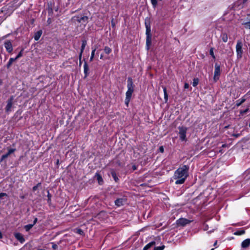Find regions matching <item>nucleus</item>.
I'll return each mask as SVG.
<instances>
[{
  "label": "nucleus",
  "mask_w": 250,
  "mask_h": 250,
  "mask_svg": "<svg viewBox=\"0 0 250 250\" xmlns=\"http://www.w3.org/2000/svg\"><path fill=\"white\" fill-rule=\"evenodd\" d=\"M188 167L184 165L177 169L174 174L173 178L176 179L175 184L184 183L188 176Z\"/></svg>",
  "instance_id": "f257e3e1"
},
{
  "label": "nucleus",
  "mask_w": 250,
  "mask_h": 250,
  "mask_svg": "<svg viewBox=\"0 0 250 250\" xmlns=\"http://www.w3.org/2000/svg\"><path fill=\"white\" fill-rule=\"evenodd\" d=\"M127 87V90L125 93V104L127 105L130 102L132 94L134 91V87L132 80L131 78H128Z\"/></svg>",
  "instance_id": "f03ea898"
},
{
  "label": "nucleus",
  "mask_w": 250,
  "mask_h": 250,
  "mask_svg": "<svg viewBox=\"0 0 250 250\" xmlns=\"http://www.w3.org/2000/svg\"><path fill=\"white\" fill-rule=\"evenodd\" d=\"M145 25L146 28V49L148 50L149 46L151 43V28L150 24L149 21L146 20Z\"/></svg>",
  "instance_id": "7ed1b4c3"
},
{
  "label": "nucleus",
  "mask_w": 250,
  "mask_h": 250,
  "mask_svg": "<svg viewBox=\"0 0 250 250\" xmlns=\"http://www.w3.org/2000/svg\"><path fill=\"white\" fill-rule=\"evenodd\" d=\"M179 130V136L180 138L182 141H185L186 140V132L187 131V128L184 126H180L178 127Z\"/></svg>",
  "instance_id": "20e7f679"
},
{
  "label": "nucleus",
  "mask_w": 250,
  "mask_h": 250,
  "mask_svg": "<svg viewBox=\"0 0 250 250\" xmlns=\"http://www.w3.org/2000/svg\"><path fill=\"white\" fill-rule=\"evenodd\" d=\"M242 43L240 41H238L236 46V53L238 58H241L243 53L242 50Z\"/></svg>",
  "instance_id": "39448f33"
},
{
  "label": "nucleus",
  "mask_w": 250,
  "mask_h": 250,
  "mask_svg": "<svg viewBox=\"0 0 250 250\" xmlns=\"http://www.w3.org/2000/svg\"><path fill=\"white\" fill-rule=\"evenodd\" d=\"M214 67H215V70H214L213 80L215 82H216L219 78V76H220V65L217 63H215Z\"/></svg>",
  "instance_id": "423d86ee"
},
{
  "label": "nucleus",
  "mask_w": 250,
  "mask_h": 250,
  "mask_svg": "<svg viewBox=\"0 0 250 250\" xmlns=\"http://www.w3.org/2000/svg\"><path fill=\"white\" fill-rule=\"evenodd\" d=\"M73 20L74 21H77L78 22L82 23H86L87 22L88 18L86 16L83 17H74L73 18Z\"/></svg>",
  "instance_id": "0eeeda50"
},
{
  "label": "nucleus",
  "mask_w": 250,
  "mask_h": 250,
  "mask_svg": "<svg viewBox=\"0 0 250 250\" xmlns=\"http://www.w3.org/2000/svg\"><path fill=\"white\" fill-rule=\"evenodd\" d=\"M14 100V97L11 96L7 101V105L5 107V111L7 112H8L11 111V108L12 107L13 102Z\"/></svg>",
  "instance_id": "6e6552de"
},
{
  "label": "nucleus",
  "mask_w": 250,
  "mask_h": 250,
  "mask_svg": "<svg viewBox=\"0 0 250 250\" xmlns=\"http://www.w3.org/2000/svg\"><path fill=\"white\" fill-rule=\"evenodd\" d=\"M15 151V149H13V148H8V152L4 154V155H3L2 156H1V159H0V161H2L3 160H4V159H5L6 158H7V157H9V156L13 153V152H14Z\"/></svg>",
  "instance_id": "1a4fd4ad"
},
{
  "label": "nucleus",
  "mask_w": 250,
  "mask_h": 250,
  "mask_svg": "<svg viewBox=\"0 0 250 250\" xmlns=\"http://www.w3.org/2000/svg\"><path fill=\"white\" fill-rule=\"evenodd\" d=\"M189 222L188 220L185 218H181L177 221V224L181 226H185Z\"/></svg>",
  "instance_id": "9d476101"
},
{
  "label": "nucleus",
  "mask_w": 250,
  "mask_h": 250,
  "mask_svg": "<svg viewBox=\"0 0 250 250\" xmlns=\"http://www.w3.org/2000/svg\"><path fill=\"white\" fill-rule=\"evenodd\" d=\"M4 47L8 52H11L13 50L12 43L10 41H6L4 43Z\"/></svg>",
  "instance_id": "9b49d317"
},
{
  "label": "nucleus",
  "mask_w": 250,
  "mask_h": 250,
  "mask_svg": "<svg viewBox=\"0 0 250 250\" xmlns=\"http://www.w3.org/2000/svg\"><path fill=\"white\" fill-rule=\"evenodd\" d=\"M126 202V200L124 198L118 199L115 201V205L118 207H120L124 205Z\"/></svg>",
  "instance_id": "f8f14e48"
},
{
  "label": "nucleus",
  "mask_w": 250,
  "mask_h": 250,
  "mask_svg": "<svg viewBox=\"0 0 250 250\" xmlns=\"http://www.w3.org/2000/svg\"><path fill=\"white\" fill-rule=\"evenodd\" d=\"M15 237L18 240H19L21 243H23L25 241L22 234L20 233H16L15 234Z\"/></svg>",
  "instance_id": "ddd939ff"
},
{
  "label": "nucleus",
  "mask_w": 250,
  "mask_h": 250,
  "mask_svg": "<svg viewBox=\"0 0 250 250\" xmlns=\"http://www.w3.org/2000/svg\"><path fill=\"white\" fill-rule=\"evenodd\" d=\"M250 245V239H246L242 242L241 246L243 248H246Z\"/></svg>",
  "instance_id": "4468645a"
},
{
  "label": "nucleus",
  "mask_w": 250,
  "mask_h": 250,
  "mask_svg": "<svg viewBox=\"0 0 250 250\" xmlns=\"http://www.w3.org/2000/svg\"><path fill=\"white\" fill-rule=\"evenodd\" d=\"M86 45V41L83 40L82 41V47H81V52H80V55H79V59H80V60H81V58H82V53H83V50L84 49V48H85Z\"/></svg>",
  "instance_id": "2eb2a0df"
},
{
  "label": "nucleus",
  "mask_w": 250,
  "mask_h": 250,
  "mask_svg": "<svg viewBox=\"0 0 250 250\" xmlns=\"http://www.w3.org/2000/svg\"><path fill=\"white\" fill-rule=\"evenodd\" d=\"M42 30H39L37 32H36L34 36V39L36 41H38L39 40V39L40 38V37L42 34Z\"/></svg>",
  "instance_id": "dca6fc26"
},
{
  "label": "nucleus",
  "mask_w": 250,
  "mask_h": 250,
  "mask_svg": "<svg viewBox=\"0 0 250 250\" xmlns=\"http://www.w3.org/2000/svg\"><path fill=\"white\" fill-rule=\"evenodd\" d=\"M97 180L98 181L99 184L101 185L103 183V179L102 176L98 173H96L95 176Z\"/></svg>",
  "instance_id": "f3484780"
},
{
  "label": "nucleus",
  "mask_w": 250,
  "mask_h": 250,
  "mask_svg": "<svg viewBox=\"0 0 250 250\" xmlns=\"http://www.w3.org/2000/svg\"><path fill=\"white\" fill-rule=\"evenodd\" d=\"M83 67H84V73L85 74V77H86L87 75H88V72L89 68H88V66L86 62H84Z\"/></svg>",
  "instance_id": "a211bd4d"
},
{
  "label": "nucleus",
  "mask_w": 250,
  "mask_h": 250,
  "mask_svg": "<svg viewBox=\"0 0 250 250\" xmlns=\"http://www.w3.org/2000/svg\"><path fill=\"white\" fill-rule=\"evenodd\" d=\"M247 19L248 20H249V21L245 22L244 24L246 28L250 29V14L248 15Z\"/></svg>",
  "instance_id": "6ab92c4d"
},
{
  "label": "nucleus",
  "mask_w": 250,
  "mask_h": 250,
  "mask_svg": "<svg viewBox=\"0 0 250 250\" xmlns=\"http://www.w3.org/2000/svg\"><path fill=\"white\" fill-rule=\"evenodd\" d=\"M155 243V242H151L148 243L144 248L143 250H147L149 248L153 246Z\"/></svg>",
  "instance_id": "aec40b11"
},
{
  "label": "nucleus",
  "mask_w": 250,
  "mask_h": 250,
  "mask_svg": "<svg viewBox=\"0 0 250 250\" xmlns=\"http://www.w3.org/2000/svg\"><path fill=\"white\" fill-rule=\"evenodd\" d=\"M164 93V98L165 100V102H167L168 100V95L167 92V89L166 87L163 88Z\"/></svg>",
  "instance_id": "412c9836"
},
{
  "label": "nucleus",
  "mask_w": 250,
  "mask_h": 250,
  "mask_svg": "<svg viewBox=\"0 0 250 250\" xmlns=\"http://www.w3.org/2000/svg\"><path fill=\"white\" fill-rule=\"evenodd\" d=\"M245 99L244 98H242L240 100H239L238 101H237V103H236V105L237 106H240L241 104H242L245 101Z\"/></svg>",
  "instance_id": "4be33fe9"
},
{
  "label": "nucleus",
  "mask_w": 250,
  "mask_h": 250,
  "mask_svg": "<svg viewBox=\"0 0 250 250\" xmlns=\"http://www.w3.org/2000/svg\"><path fill=\"white\" fill-rule=\"evenodd\" d=\"M104 51L106 54H109L111 52V49L107 46H105L104 48Z\"/></svg>",
  "instance_id": "5701e85b"
},
{
  "label": "nucleus",
  "mask_w": 250,
  "mask_h": 250,
  "mask_svg": "<svg viewBox=\"0 0 250 250\" xmlns=\"http://www.w3.org/2000/svg\"><path fill=\"white\" fill-rule=\"evenodd\" d=\"M16 60L15 58H10L7 64V67H9L12 63Z\"/></svg>",
  "instance_id": "b1692460"
},
{
  "label": "nucleus",
  "mask_w": 250,
  "mask_h": 250,
  "mask_svg": "<svg viewBox=\"0 0 250 250\" xmlns=\"http://www.w3.org/2000/svg\"><path fill=\"white\" fill-rule=\"evenodd\" d=\"M245 233V230H240L236 231L234 233V234L236 235H241L242 234H244Z\"/></svg>",
  "instance_id": "393cba45"
},
{
  "label": "nucleus",
  "mask_w": 250,
  "mask_h": 250,
  "mask_svg": "<svg viewBox=\"0 0 250 250\" xmlns=\"http://www.w3.org/2000/svg\"><path fill=\"white\" fill-rule=\"evenodd\" d=\"M96 50V48H95L92 51L91 55V57H90V62L93 61V58L94 57L95 52Z\"/></svg>",
  "instance_id": "a878e982"
},
{
  "label": "nucleus",
  "mask_w": 250,
  "mask_h": 250,
  "mask_svg": "<svg viewBox=\"0 0 250 250\" xmlns=\"http://www.w3.org/2000/svg\"><path fill=\"white\" fill-rule=\"evenodd\" d=\"M34 226V224H29L24 226V229L27 231L29 230Z\"/></svg>",
  "instance_id": "bb28decb"
},
{
  "label": "nucleus",
  "mask_w": 250,
  "mask_h": 250,
  "mask_svg": "<svg viewBox=\"0 0 250 250\" xmlns=\"http://www.w3.org/2000/svg\"><path fill=\"white\" fill-rule=\"evenodd\" d=\"M111 175H112V176L113 178H114V180H115L116 182H117V181H118V177H117V176H116V174L115 172H114V171H112V172H111Z\"/></svg>",
  "instance_id": "cd10ccee"
},
{
  "label": "nucleus",
  "mask_w": 250,
  "mask_h": 250,
  "mask_svg": "<svg viewBox=\"0 0 250 250\" xmlns=\"http://www.w3.org/2000/svg\"><path fill=\"white\" fill-rule=\"evenodd\" d=\"M222 41L226 42L228 41V36L226 34H223L222 37Z\"/></svg>",
  "instance_id": "c85d7f7f"
},
{
  "label": "nucleus",
  "mask_w": 250,
  "mask_h": 250,
  "mask_svg": "<svg viewBox=\"0 0 250 250\" xmlns=\"http://www.w3.org/2000/svg\"><path fill=\"white\" fill-rule=\"evenodd\" d=\"M199 83V80L198 79H194L192 85L193 86H196Z\"/></svg>",
  "instance_id": "c756f323"
},
{
  "label": "nucleus",
  "mask_w": 250,
  "mask_h": 250,
  "mask_svg": "<svg viewBox=\"0 0 250 250\" xmlns=\"http://www.w3.org/2000/svg\"><path fill=\"white\" fill-rule=\"evenodd\" d=\"M41 183H39L36 186H34L33 188V191H36L38 189V188L41 186Z\"/></svg>",
  "instance_id": "7c9ffc66"
},
{
  "label": "nucleus",
  "mask_w": 250,
  "mask_h": 250,
  "mask_svg": "<svg viewBox=\"0 0 250 250\" xmlns=\"http://www.w3.org/2000/svg\"><path fill=\"white\" fill-rule=\"evenodd\" d=\"M151 2L154 7H155L157 4V0H150Z\"/></svg>",
  "instance_id": "2f4dec72"
},
{
  "label": "nucleus",
  "mask_w": 250,
  "mask_h": 250,
  "mask_svg": "<svg viewBox=\"0 0 250 250\" xmlns=\"http://www.w3.org/2000/svg\"><path fill=\"white\" fill-rule=\"evenodd\" d=\"M164 248H165L164 246L157 247L155 248L154 250H163Z\"/></svg>",
  "instance_id": "473e14b6"
},
{
  "label": "nucleus",
  "mask_w": 250,
  "mask_h": 250,
  "mask_svg": "<svg viewBox=\"0 0 250 250\" xmlns=\"http://www.w3.org/2000/svg\"><path fill=\"white\" fill-rule=\"evenodd\" d=\"M48 202L50 203L51 195L49 193V191H47Z\"/></svg>",
  "instance_id": "72a5a7b5"
},
{
  "label": "nucleus",
  "mask_w": 250,
  "mask_h": 250,
  "mask_svg": "<svg viewBox=\"0 0 250 250\" xmlns=\"http://www.w3.org/2000/svg\"><path fill=\"white\" fill-rule=\"evenodd\" d=\"M22 50L19 53V54L17 56V57L15 58V59L16 60H17L18 59H19V58H20L22 56Z\"/></svg>",
  "instance_id": "f704fd0d"
},
{
  "label": "nucleus",
  "mask_w": 250,
  "mask_h": 250,
  "mask_svg": "<svg viewBox=\"0 0 250 250\" xmlns=\"http://www.w3.org/2000/svg\"><path fill=\"white\" fill-rule=\"evenodd\" d=\"M52 248L53 250H55L57 249L58 246H57V245H56L55 244L52 243Z\"/></svg>",
  "instance_id": "c9c22d12"
},
{
  "label": "nucleus",
  "mask_w": 250,
  "mask_h": 250,
  "mask_svg": "<svg viewBox=\"0 0 250 250\" xmlns=\"http://www.w3.org/2000/svg\"><path fill=\"white\" fill-rule=\"evenodd\" d=\"M210 54L212 56L213 58H215V56L213 53V48H211L210 50Z\"/></svg>",
  "instance_id": "e433bc0d"
},
{
  "label": "nucleus",
  "mask_w": 250,
  "mask_h": 250,
  "mask_svg": "<svg viewBox=\"0 0 250 250\" xmlns=\"http://www.w3.org/2000/svg\"><path fill=\"white\" fill-rule=\"evenodd\" d=\"M77 232L80 234H82L83 233V230L81 229H77Z\"/></svg>",
  "instance_id": "4c0bfd02"
},
{
  "label": "nucleus",
  "mask_w": 250,
  "mask_h": 250,
  "mask_svg": "<svg viewBox=\"0 0 250 250\" xmlns=\"http://www.w3.org/2000/svg\"><path fill=\"white\" fill-rule=\"evenodd\" d=\"M7 194L4 193H0V199H1L3 196H6Z\"/></svg>",
  "instance_id": "58836bf2"
},
{
  "label": "nucleus",
  "mask_w": 250,
  "mask_h": 250,
  "mask_svg": "<svg viewBox=\"0 0 250 250\" xmlns=\"http://www.w3.org/2000/svg\"><path fill=\"white\" fill-rule=\"evenodd\" d=\"M249 111V108H247L246 109L241 111V114H245Z\"/></svg>",
  "instance_id": "ea45409f"
},
{
  "label": "nucleus",
  "mask_w": 250,
  "mask_h": 250,
  "mask_svg": "<svg viewBox=\"0 0 250 250\" xmlns=\"http://www.w3.org/2000/svg\"><path fill=\"white\" fill-rule=\"evenodd\" d=\"M189 87V85L188 83H185L184 84V88L187 89Z\"/></svg>",
  "instance_id": "a19ab883"
},
{
  "label": "nucleus",
  "mask_w": 250,
  "mask_h": 250,
  "mask_svg": "<svg viewBox=\"0 0 250 250\" xmlns=\"http://www.w3.org/2000/svg\"><path fill=\"white\" fill-rule=\"evenodd\" d=\"M159 150H160V151L161 152H163L164 151V149L163 148V146H161L160 148H159Z\"/></svg>",
  "instance_id": "79ce46f5"
},
{
  "label": "nucleus",
  "mask_w": 250,
  "mask_h": 250,
  "mask_svg": "<svg viewBox=\"0 0 250 250\" xmlns=\"http://www.w3.org/2000/svg\"><path fill=\"white\" fill-rule=\"evenodd\" d=\"M47 23H48V24H50V23H51V21L50 19H48V20H47Z\"/></svg>",
  "instance_id": "37998d69"
},
{
  "label": "nucleus",
  "mask_w": 250,
  "mask_h": 250,
  "mask_svg": "<svg viewBox=\"0 0 250 250\" xmlns=\"http://www.w3.org/2000/svg\"><path fill=\"white\" fill-rule=\"evenodd\" d=\"M37 221V218H36L34 221V223H33L34 225L36 223Z\"/></svg>",
  "instance_id": "c03bdc74"
},
{
  "label": "nucleus",
  "mask_w": 250,
  "mask_h": 250,
  "mask_svg": "<svg viewBox=\"0 0 250 250\" xmlns=\"http://www.w3.org/2000/svg\"><path fill=\"white\" fill-rule=\"evenodd\" d=\"M2 237V234L1 232V231H0V238H1Z\"/></svg>",
  "instance_id": "a18cd8bd"
},
{
  "label": "nucleus",
  "mask_w": 250,
  "mask_h": 250,
  "mask_svg": "<svg viewBox=\"0 0 250 250\" xmlns=\"http://www.w3.org/2000/svg\"><path fill=\"white\" fill-rule=\"evenodd\" d=\"M103 58V55L102 54L101 55L100 59H102Z\"/></svg>",
  "instance_id": "49530a36"
},
{
  "label": "nucleus",
  "mask_w": 250,
  "mask_h": 250,
  "mask_svg": "<svg viewBox=\"0 0 250 250\" xmlns=\"http://www.w3.org/2000/svg\"><path fill=\"white\" fill-rule=\"evenodd\" d=\"M217 241H216V242L214 243V246H215L217 245Z\"/></svg>",
  "instance_id": "de8ad7c7"
},
{
  "label": "nucleus",
  "mask_w": 250,
  "mask_h": 250,
  "mask_svg": "<svg viewBox=\"0 0 250 250\" xmlns=\"http://www.w3.org/2000/svg\"><path fill=\"white\" fill-rule=\"evenodd\" d=\"M234 136L236 137L239 136V134H235Z\"/></svg>",
  "instance_id": "09e8293b"
},
{
  "label": "nucleus",
  "mask_w": 250,
  "mask_h": 250,
  "mask_svg": "<svg viewBox=\"0 0 250 250\" xmlns=\"http://www.w3.org/2000/svg\"><path fill=\"white\" fill-rule=\"evenodd\" d=\"M247 1V0H243V1L244 3L246 2Z\"/></svg>",
  "instance_id": "8fccbe9b"
},
{
  "label": "nucleus",
  "mask_w": 250,
  "mask_h": 250,
  "mask_svg": "<svg viewBox=\"0 0 250 250\" xmlns=\"http://www.w3.org/2000/svg\"><path fill=\"white\" fill-rule=\"evenodd\" d=\"M133 168H134V169H135L136 167H133Z\"/></svg>",
  "instance_id": "3c124183"
},
{
  "label": "nucleus",
  "mask_w": 250,
  "mask_h": 250,
  "mask_svg": "<svg viewBox=\"0 0 250 250\" xmlns=\"http://www.w3.org/2000/svg\"><path fill=\"white\" fill-rule=\"evenodd\" d=\"M210 250H214V249H211Z\"/></svg>",
  "instance_id": "603ef678"
},
{
  "label": "nucleus",
  "mask_w": 250,
  "mask_h": 250,
  "mask_svg": "<svg viewBox=\"0 0 250 250\" xmlns=\"http://www.w3.org/2000/svg\"><path fill=\"white\" fill-rule=\"evenodd\" d=\"M249 126L250 127V124H249Z\"/></svg>",
  "instance_id": "864d4df0"
}]
</instances>
